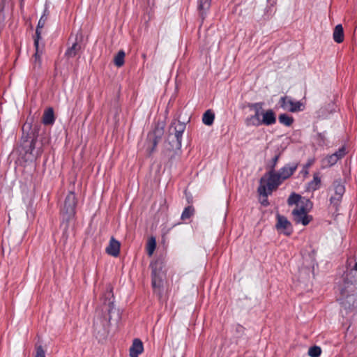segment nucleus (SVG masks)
Wrapping results in <instances>:
<instances>
[{"mask_svg":"<svg viewBox=\"0 0 357 357\" xmlns=\"http://www.w3.org/2000/svg\"><path fill=\"white\" fill-rule=\"evenodd\" d=\"M264 103L263 102H248L247 107L250 110L255 112L254 114L247 116L245 119V124L248 127H259L264 125L266 126L273 125L276 123V114L271 109H264Z\"/></svg>","mask_w":357,"mask_h":357,"instance_id":"nucleus-1","label":"nucleus"},{"mask_svg":"<svg viewBox=\"0 0 357 357\" xmlns=\"http://www.w3.org/2000/svg\"><path fill=\"white\" fill-rule=\"evenodd\" d=\"M77 203L78 200L75 193L73 191H70L64 199L63 206L60 208L61 226L64 227L62 238L64 239L65 242L68 237L67 231L69 224L71 221L75 220Z\"/></svg>","mask_w":357,"mask_h":357,"instance_id":"nucleus-2","label":"nucleus"},{"mask_svg":"<svg viewBox=\"0 0 357 357\" xmlns=\"http://www.w3.org/2000/svg\"><path fill=\"white\" fill-rule=\"evenodd\" d=\"M266 175L268 176L266 185L263 184L266 181V179L264 177H262L260 179V185L257 191L261 195L267 197L273 190H275L283 181L279 174L275 171H268Z\"/></svg>","mask_w":357,"mask_h":357,"instance_id":"nucleus-3","label":"nucleus"},{"mask_svg":"<svg viewBox=\"0 0 357 357\" xmlns=\"http://www.w3.org/2000/svg\"><path fill=\"white\" fill-rule=\"evenodd\" d=\"M150 268L151 269V285L153 291L161 296L164 277V273L162 271L163 263L162 260L157 259L152 261L150 264Z\"/></svg>","mask_w":357,"mask_h":357,"instance_id":"nucleus-4","label":"nucleus"},{"mask_svg":"<svg viewBox=\"0 0 357 357\" xmlns=\"http://www.w3.org/2000/svg\"><path fill=\"white\" fill-rule=\"evenodd\" d=\"M186 125L180 121L172 122L169 128L168 140L172 148L179 149L181 147L182 136Z\"/></svg>","mask_w":357,"mask_h":357,"instance_id":"nucleus-5","label":"nucleus"},{"mask_svg":"<svg viewBox=\"0 0 357 357\" xmlns=\"http://www.w3.org/2000/svg\"><path fill=\"white\" fill-rule=\"evenodd\" d=\"M36 141L37 137L33 132L22 137L21 148L25 156H28V159L36 158L41 155L42 151L40 149L36 150Z\"/></svg>","mask_w":357,"mask_h":357,"instance_id":"nucleus-6","label":"nucleus"},{"mask_svg":"<svg viewBox=\"0 0 357 357\" xmlns=\"http://www.w3.org/2000/svg\"><path fill=\"white\" fill-rule=\"evenodd\" d=\"M308 206H312V202L309 199H306L305 203L297 204L292 211L293 220L296 224H302L306 226L312 220V216L307 214Z\"/></svg>","mask_w":357,"mask_h":357,"instance_id":"nucleus-7","label":"nucleus"},{"mask_svg":"<svg viewBox=\"0 0 357 357\" xmlns=\"http://www.w3.org/2000/svg\"><path fill=\"white\" fill-rule=\"evenodd\" d=\"M49 15V12L47 9L44 10L43 15L40 17L36 29V36L34 37V46L36 47V53L34 54L35 62H40V54L42 52H40L39 50V40L41 39L42 29L45 26L46 21L47 20Z\"/></svg>","mask_w":357,"mask_h":357,"instance_id":"nucleus-8","label":"nucleus"},{"mask_svg":"<svg viewBox=\"0 0 357 357\" xmlns=\"http://www.w3.org/2000/svg\"><path fill=\"white\" fill-rule=\"evenodd\" d=\"M163 134L164 128L162 126L160 127L159 125L155 126L153 131L148 133L146 143L147 152L149 155L155 151Z\"/></svg>","mask_w":357,"mask_h":357,"instance_id":"nucleus-9","label":"nucleus"},{"mask_svg":"<svg viewBox=\"0 0 357 357\" xmlns=\"http://www.w3.org/2000/svg\"><path fill=\"white\" fill-rule=\"evenodd\" d=\"M340 304L347 312H354L357 309V295L355 294H347V289L341 290Z\"/></svg>","mask_w":357,"mask_h":357,"instance_id":"nucleus-10","label":"nucleus"},{"mask_svg":"<svg viewBox=\"0 0 357 357\" xmlns=\"http://www.w3.org/2000/svg\"><path fill=\"white\" fill-rule=\"evenodd\" d=\"M103 306L109 315V321L112 319L111 314L114 308L113 287L111 284L107 286L106 291L102 297Z\"/></svg>","mask_w":357,"mask_h":357,"instance_id":"nucleus-11","label":"nucleus"},{"mask_svg":"<svg viewBox=\"0 0 357 357\" xmlns=\"http://www.w3.org/2000/svg\"><path fill=\"white\" fill-rule=\"evenodd\" d=\"M276 220L275 228L278 231H280L286 236H290L292 234L293 227L291 223L286 217L280 213H277Z\"/></svg>","mask_w":357,"mask_h":357,"instance_id":"nucleus-12","label":"nucleus"},{"mask_svg":"<svg viewBox=\"0 0 357 357\" xmlns=\"http://www.w3.org/2000/svg\"><path fill=\"white\" fill-rule=\"evenodd\" d=\"M279 103L281 107L291 112H297L303 110V109L301 108L303 105L301 102H294L287 96L281 97Z\"/></svg>","mask_w":357,"mask_h":357,"instance_id":"nucleus-13","label":"nucleus"},{"mask_svg":"<svg viewBox=\"0 0 357 357\" xmlns=\"http://www.w3.org/2000/svg\"><path fill=\"white\" fill-rule=\"evenodd\" d=\"M333 186L334 188L335 194L330 198V202L334 206L337 207L342 200V196L345 192V188L341 182L338 181H334Z\"/></svg>","mask_w":357,"mask_h":357,"instance_id":"nucleus-14","label":"nucleus"},{"mask_svg":"<svg viewBox=\"0 0 357 357\" xmlns=\"http://www.w3.org/2000/svg\"><path fill=\"white\" fill-rule=\"evenodd\" d=\"M298 168L297 163L287 164L282 167L278 173L282 181L291 177Z\"/></svg>","mask_w":357,"mask_h":357,"instance_id":"nucleus-15","label":"nucleus"},{"mask_svg":"<svg viewBox=\"0 0 357 357\" xmlns=\"http://www.w3.org/2000/svg\"><path fill=\"white\" fill-rule=\"evenodd\" d=\"M144 351V345L142 340L139 338H135L132 341V344L129 349V355L130 357H139V356Z\"/></svg>","mask_w":357,"mask_h":357,"instance_id":"nucleus-16","label":"nucleus"},{"mask_svg":"<svg viewBox=\"0 0 357 357\" xmlns=\"http://www.w3.org/2000/svg\"><path fill=\"white\" fill-rule=\"evenodd\" d=\"M121 244L114 237L110 238L108 246L106 248V253L112 257H116L119 255Z\"/></svg>","mask_w":357,"mask_h":357,"instance_id":"nucleus-17","label":"nucleus"},{"mask_svg":"<svg viewBox=\"0 0 357 357\" xmlns=\"http://www.w3.org/2000/svg\"><path fill=\"white\" fill-rule=\"evenodd\" d=\"M211 0H198L197 9L199 11V17L202 19V24L206 18V13L211 7Z\"/></svg>","mask_w":357,"mask_h":357,"instance_id":"nucleus-18","label":"nucleus"},{"mask_svg":"<svg viewBox=\"0 0 357 357\" xmlns=\"http://www.w3.org/2000/svg\"><path fill=\"white\" fill-rule=\"evenodd\" d=\"M55 121V116L54 110L52 107H49L47 109L45 110L42 122L44 125L49 126L52 125Z\"/></svg>","mask_w":357,"mask_h":357,"instance_id":"nucleus-19","label":"nucleus"},{"mask_svg":"<svg viewBox=\"0 0 357 357\" xmlns=\"http://www.w3.org/2000/svg\"><path fill=\"white\" fill-rule=\"evenodd\" d=\"M321 186V178L319 173H314L313 175V180L307 183V190L314 192L318 190Z\"/></svg>","mask_w":357,"mask_h":357,"instance_id":"nucleus-20","label":"nucleus"},{"mask_svg":"<svg viewBox=\"0 0 357 357\" xmlns=\"http://www.w3.org/2000/svg\"><path fill=\"white\" fill-rule=\"evenodd\" d=\"M333 37L334 41L337 43H341L344 41V30L342 24H337L335 26Z\"/></svg>","mask_w":357,"mask_h":357,"instance_id":"nucleus-21","label":"nucleus"},{"mask_svg":"<svg viewBox=\"0 0 357 357\" xmlns=\"http://www.w3.org/2000/svg\"><path fill=\"white\" fill-rule=\"evenodd\" d=\"M343 281L345 284H354L357 282V277L353 271L347 270L343 275Z\"/></svg>","mask_w":357,"mask_h":357,"instance_id":"nucleus-22","label":"nucleus"},{"mask_svg":"<svg viewBox=\"0 0 357 357\" xmlns=\"http://www.w3.org/2000/svg\"><path fill=\"white\" fill-rule=\"evenodd\" d=\"M215 119V114L213 111L208 109L206 111L202 116V121L206 126H211Z\"/></svg>","mask_w":357,"mask_h":357,"instance_id":"nucleus-23","label":"nucleus"},{"mask_svg":"<svg viewBox=\"0 0 357 357\" xmlns=\"http://www.w3.org/2000/svg\"><path fill=\"white\" fill-rule=\"evenodd\" d=\"M81 50V45L77 43V42H75L70 47H69L66 52V56L68 57H74L75 56L77 53Z\"/></svg>","mask_w":357,"mask_h":357,"instance_id":"nucleus-24","label":"nucleus"},{"mask_svg":"<svg viewBox=\"0 0 357 357\" xmlns=\"http://www.w3.org/2000/svg\"><path fill=\"white\" fill-rule=\"evenodd\" d=\"M279 122L286 126H291L294 123V118L287 114H281L278 116Z\"/></svg>","mask_w":357,"mask_h":357,"instance_id":"nucleus-25","label":"nucleus"},{"mask_svg":"<svg viewBox=\"0 0 357 357\" xmlns=\"http://www.w3.org/2000/svg\"><path fill=\"white\" fill-rule=\"evenodd\" d=\"M301 198L302 197L300 195L293 192L289 197V198L287 199V204L289 206H292L294 204H296V206H297V204H302V203H304V202H301L300 203Z\"/></svg>","mask_w":357,"mask_h":357,"instance_id":"nucleus-26","label":"nucleus"},{"mask_svg":"<svg viewBox=\"0 0 357 357\" xmlns=\"http://www.w3.org/2000/svg\"><path fill=\"white\" fill-rule=\"evenodd\" d=\"M195 213V208L192 206L185 207L181 214V218L182 220L190 219Z\"/></svg>","mask_w":357,"mask_h":357,"instance_id":"nucleus-27","label":"nucleus"},{"mask_svg":"<svg viewBox=\"0 0 357 357\" xmlns=\"http://www.w3.org/2000/svg\"><path fill=\"white\" fill-rule=\"evenodd\" d=\"M125 56L124 51L120 50L114 56V63L117 67H121L124 64Z\"/></svg>","mask_w":357,"mask_h":357,"instance_id":"nucleus-28","label":"nucleus"},{"mask_svg":"<svg viewBox=\"0 0 357 357\" xmlns=\"http://www.w3.org/2000/svg\"><path fill=\"white\" fill-rule=\"evenodd\" d=\"M156 241L154 237H151L146 245V251L149 256H151L155 249Z\"/></svg>","mask_w":357,"mask_h":357,"instance_id":"nucleus-29","label":"nucleus"},{"mask_svg":"<svg viewBox=\"0 0 357 357\" xmlns=\"http://www.w3.org/2000/svg\"><path fill=\"white\" fill-rule=\"evenodd\" d=\"M321 354V349L318 346H313L310 347L308 350V355L310 357H319Z\"/></svg>","mask_w":357,"mask_h":357,"instance_id":"nucleus-30","label":"nucleus"},{"mask_svg":"<svg viewBox=\"0 0 357 357\" xmlns=\"http://www.w3.org/2000/svg\"><path fill=\"white\" fill-rule=\"evenodd\" d=\"M280 157V153H277L270 161L268 164L269 171H275V167L278 164L279 158Z\"/></svg>","mask_w":357,"mask_h":357,"instance_id":"nucleus-31","label":"nucleus"},{"mask_svg":"<svg viewBox=\"0 0 357 357\" xmlns=\"http://www.w3.org/2000/svg\"><path fill=\"white\" fill-rule=\"evenodd\" d=\"M339 158L337 156V154L333 153L326 157V161L327 162L329 166H333L337 163L339 160Z\"/></svg>","mask_w":357,"mask_h":357,"instance_id":"nucleus-32","label":"nucleus"},{"mask_svg":"<svg viewBox=\"0 0 357 357\" xmlns=\"http://www.w3.org/2000/svg\"><path fill=\"white\" fill-rule=\"evenodd\" d=\"M34 357H45V351L41 345H36V354Z\"/></svg>","mask_w":357,"mask_h":357,"instance_id":"nucleus-33","label":"nucleus"},{"mask_svg":"<svg viewBox=\"0 0 357 357\" xmlns=\"http://www.w3.org/2000/svg\"><path fill=\"white\" fill-rule=\"evenodd\" d=\"M337 154V156L339 159L342 158L347 154V150L345 146H342L340 147L336 152L334 153Z\"/></svg>","mask_w":357,"mask_h":357,"instance_id":"nucleus-34","label":"nucleus"},{"mask_svg":"<svg viewBox=\"0 0 357 357\" xmlns=\"http://www.w3.org/2000/svg\"><path fill=\"white\" fill-rule=\"evenodd\" d=\"M24 5V0H20V9L22 10Z\"/></svg>","mask_w":357,"mask_h":357,"instance_id":"nucleus-35","label":"nucleus"},{"mask_svg":"<svg viewBox=\"0 0 357 357\" xmlns=\"http://www.w3.org/2000/svg\"><path fill=\"white\" fill-rule=\"evenodd\" d=\"M349 270L351 271H355L356 272H357V261L355 263L354 266Z\"/></svg>","mask_w":357,"mask_h":357,"instance_id":"nucleus-36","label":"nucleus"},{"mask_svg":"<svg viewBox=\"0 0 357 357\" xmlns=\"http://www.w3.org/2000/svg\"><path fill=\"white\" fill-rule=\"evenodd\" d=\"M262 204H263L264 206H268V202L267 199H266L265 201H264V202H262Z\"/></svg>","mask_w":357,"mask_h":357,"instance_id":"nucleus-37","label":"nucleus"},{"mask_svg":"<svg viewBox=\"0 0 357 357\" xmlns=\"http://www.w3.org/2000/svg\"><path fill=\"white\" fill-rule=\"evenodd\" d=\"M26 127V124H24L22 127L23 132L24 131L25 128ZM28 128H29V126H27Z\"/></svg>","mask_w":357,"mask_h":357,"instance_id":"nucleus-38","label":"nucleus"},{"mask_svg":"<svg viewBox=\"0 0 357 357\" xmlns=\"http://www.w3.org/2000/svg\"><path fill=\"white\" fill-rule=\"evenodd\" d=\"M310 165H311V164H310V162H309V163H307V164L305 165V167H306V168H307L308 167H310Z\"/></svg>","mask_w":357,"mask_h":357,"instance_id":"nucleus-39","label":"nucleus"},{"mask_svg":"<svg viewBox=\"0 0 357 357\" xmlns=\"http://www.w3.org/2000/svg\"><path fill=\"white\" fill-rule=\"evenodd\" d=\"M142 57L145 59L146 58V54H142Z\"/></svg>","mask_w":357,"mask_h":357,"instance_id":"nucleus-40","label":"nucleus"},{"mask_svg":"<svg viewBox=\"0 0 357 357\" xmlns=\"http://www.w3.org/2000/svg\"><path fill=\"white\" fill-rule=\"evenodd\" d=\"M238 328H241V330H243V329H244V328H243V326H238Z\"/></svg>","mask_w":357,"mask_h":357,"instance_id":"nucleus-41","label":"nucleus"}]
</instances>
